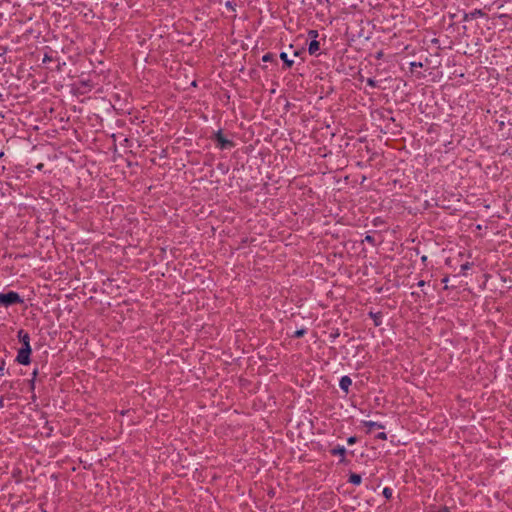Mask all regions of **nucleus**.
<instances>
[{
    "label": "nucleus",
    "instance_id": "1",
    "mask_svg": "<svg viewBox=\"0 0 512 512\" xmlns=\"http://www.w3.org/2000/svg\"><path fill=\"white\" fill-rule=\"evenodd\" d=\"M19 302H21V299L16 292L11 291L6 294L0 293V306L7 307Z\"/></svg>",
    "mask_w": 512,
    "mask_h": 512
},
{
    "label": "nucleus",
    "instance_id": "2",
    "mask_svg": "<svg viewBox=\"0 0 512 512\" xmlns=\"http://www.w3.org/2000/svg\"><path fill=\"white\" fill-rule=\"evenodd\" d=\"M215 140L217 142V146L220 148V149H230L234 146V143L233 141L225 138L223 136V134L221 133V131H218L216 134H215Z\"/></svg>",
    "mask_w": 512,
    "mask_h": 512
},
{
    "label": "nucleus",
    "instance_id": "3",
    "mask_svg": "<svg viewBox=\"0 0 512 512\" xmlns=\"http://www.w3.org/2000/svg\"><path fill=\"white\" fill-rule=\"evenodd\" d=\"M31 346L27 348H21L17 355V361L20 364L27 365L30 363Z\"/></svg>",
    "mask_w": 512,
    "mask_h": 512
},
{
    "label": "nucleus",
    "instance_id": "4",
    "mask_svg": "<svg viewBox=\"0 0 512 512\" xmlns=\"http://www.w3.org/2000/svg\"><path fill=\"white\" fill-rule=\"evenodd\" d=\"M363 426L365 427L367 433H372L376 429L383 428L381 424H378L377 422L373 421H365L363 422Z\"/></svg>",
    "mask_w": 512,
    "mask_h": 512
},
{
    "label": "nucleus",
    "instance_id": "5",
    "mask_svg": "<svg viewBox=\"0 0 512 512\" xmlns=\"http://www.w3.org/2000/svg\"><path fill=\"white\" fill-rule=\"evenodd\" d=\"M18 338L22 342V348H27V346H30V337L28 333L24 332L23 330H20L18 332Z\"/></svg>",
    "mask_w": 512,
    "mask_h": 512
},
{
    "label": "nucleus",
    "instance_id": "6",
    "mask_svg": "<svg viewBox=\"0 0 512 512\" xmlns=\"http://www.w3.org/2000/svg\"><path fill=\"white\" fill-rule=\"evenodd\" d=\"M351 384H352V381H351V379L348 376L342 377L341 380H340V383H339L340 388L342 390H344L345 392H348L349 387L351 386Z\"/></svg>",
    "mask_w": 512,
    "mask_h": 512
},
{
    "label": "nucleus",
    "instance_id": "7",
    "mask_svg": "<svg viewBox=\"0 0 512 512\" xmlns=\"http://www.w3.org/2000/svg\"><path fill=\"white\" fill-rule=\"evenodd\" d=\"M320 49V44L317 40H312L309 44L308 51L311 55L316 54Z\"/></svg>",
    "mask_w": 512,
    "mask_h": 512
},
{
    "label": "nucleus",
    "instance_id": "8",
    "mask_svg": "<svg viewBox=\"0 0 512 512\" xmlns=\"http://www.w3.org/2000/svg\"><path fill=\"white\" fill-rule=\"evenodd\" d=\"M483 12L479 9H475L474 11L470 12L469 14H466L464 19L465 20H469V19H475L477 17H481L483 16Z\"/></svg>",
    "mask_w": 512,
    "mask_h": 512
},
{
    "label": "nucleus",
    "instance_id": "9",
    "mask_svg": "<svg viewBox=\"0 0 512 512\" xmlns=\"http://www.w3.org/2000/svg\"><path fill=\"white\" fill-rule=\"evenodd\" d=\"M280 58L283 60V62L288 68H290L293 65V60L289 59L286 52H282L280 54Z\"/></svg>",
    "mask_w": 512,
    "mask_h": 512
},
{
    "label": "nucleus",
    "instance_id": "10",
    "mask_svg": "<svg viewBox=\"0 0 512 512\" xmlns=\"http://www.w3.org/2000/svg\"><path fill=\"white\" fill-rule=\"evenodd\" d=\"M349 482L354 485H359L361 483V476L358 474H351L349 477Z\"/></svg>",
    "mask_w": 512,
    "mask_h": 512
},
{
    "label": "nucleus",
    "instance_id": "11",
    "mask_svg": "<svg viewBox=\"0 0 512 512\" xmlns=\"http://www.w3.org/2000/svg\"><path fill=\"white\" fill-rule=\"evenodd\" d=\"M345 452H346V449H345L343 446H341V447H337V448H334V449L332 450V453H333L334 455H341V456H344V455H345Z\"/></svg>",
    "mask_w": 512,
    "mask_h": 512
},
{
    "label": "nucleus",
    "instance_id": "12",
    "mask_svg": "<svg viewBox=\"0 0 512 512\" xmlns=\"http://www.w3.org/2000/svg\"><path fill=\"white\" fill-rule=\"evenodd\" d=\"M366 82H367V85H369L370 87H373V88L376 87V81L374 79L368 78Z\"/></svg>",
    "mask_w": 512,
    "mask_h": 512
},
{
    "label": "nucleus",
    "instance_id": "13",
    "mask_svg": "<svg viewBox=\"0 0 512 512\" xmlns=\"http://www.w3.org/2000/svg\"><path fill=\"white\" fill-rule=\"evenodd\" d=\"M272 59V55L270 53H267L265 54L263 57H262V60L264 62H267V61H270Z\"/></svg>",
    "mask_w": 512,
    "mask_h": 512
},
{
    "label": "nucleus",
    "instance_id": "14",
    "mask_svg": "<svg viewBox=\"0 0 512 512\" xmlns=\"http://www.w3.org/2000/svg\"><path fill=\"white\" fill-rule=\"evenodd\" d=\"M376 437L379 439L385 440L386 434L384 432H379Z\"/></svg>",
    "mask_w": 512,
    "mask_h": 512
},
{
    "label": "nucleus",
    "instance_id": "15",
    "mask_svg": "<svg viewBox=\"0 0 512 512\" xmlns=\"http://www.w3.org/2000/svg\"><path fill=\"white\" fill-rule=\"evenodd\" d=\"M347 442H348L349 445H352V444H354L356 442V438L355 437H350V438H348Z\"/></svg>",
    "mask_w": 512,
    "mask_h": 512
},
{
    "label": "nucleus",
    "instance_id": "16",
    "mask_svg": "<svg viewBox=\"0 0 512 512\" xmlns=\"http://www.w3.org/2000/svg\"><path fill=\"white\" fill-rule=\"evenodd\" d=\"M366 241L373 242V237L367 235L365 238Z\"/></svg>",
    "mask_w": 512,
    "mask_h": 512
},
{
    "label": "nucleus",
    "instance_id": "17",
    "mask_svg": "<svg viewBox=\"0 0 512 512\" xmlns=\"http://www.w3.org/2000/svg\"><path fill=\"white\" fill-rule=\"evenodd\" d=\"M303 333H304V331H303V330L297 331V332H296V336H297V337H300V336H302V335H303Z\"/></svg>",
    "mask_w": 512,
    "mask_h": 512
},
{
    "label": "nucleus",
    "instance_id": "18",
    "mask_svg": "<svg viewBox=\"0 0 512 512\" xmlns=\"http://www.w3.org/2000/svg\"><path fill=\"white\" fill-rule=\"evenodd\" d=\"M468 268H469L468 264H462V265H461V269H462V270H466V269H468Z\"/></svg>",
    "mask_w": 512,
    "mask_h": 512
},
{
    "label": "nucleus",
    "instance_id": "19",
    "mask_svg": "<svg viewBox=\"0 0 512 512\" xmlns=\"http://www.w3.org/2000/svg\"><path fill=\"white\" fill-rule=\"evenodd\" d=\"M309 34L313 35L314 37H316L317 36V31L312 30V31L309 32Z\"/></svg>",
    "mask_w": 512,
    "mask_h": 512
},
{
    "label": "nucleus",
    "instance_id": "20",
    "mask_svg": "<svg viewBox=\"0 0 512 512\" xmlns=\"http://www.w3.org/2000/svg\"><path fill=\"white\" fill-rule=\"evenodd\" d=\"M438 512H450V511H449V509H448V508H446V507H445V508H442V509H441L440 511H438Z\"/></svg>",
    "mask_w": 512,
    "mask_h": 512
},
{
    "label": "nucleus",
    "instance_id": "21",
    "mask_svg": "<svg viewBox=\"0 0 512 512\" xmlns=\"http://www.w3.org/2000/svg\"><path fill=\"white\" fill-rule=\"evenodd\" d=\"M226 6L231 8L232 10H234L233 6L231 5V3L229 1L226 3Z\"/></svg>",
    "mask_w": 512,
    "mask_h": 512
},
{
    "label": "nucleus",
    "instance_id": "22",
    "mask_svg": "<svg viewBox=\"0 0 512 512\" xmlns=\"http://www.w3.org/2000/svg\"><path fill=\"white\" fill-rule=\"evenodd\" d=\"M388 491H389V490H388V488H385V489H384V494H385L386 496H388Z\"/></svg>",
    "mask_w": 512,
    "mask_h": 512
}]
</instances>
